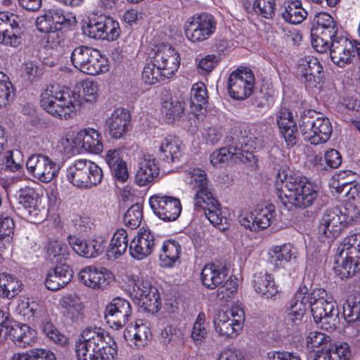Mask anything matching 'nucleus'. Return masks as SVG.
I'll return each mask as SVG.
<instances>
[{
	"label": "nucleus",
	"mask_w": 360,
	"mask_h": 360,
	"mask_svg": "<svg viewBox=\"0 0 360 360\" xmlns=\"http://www.w3.org/2000/svg\"><path fill=\"white\" fill-rule=\"evenodd\" d=\"M276 184L278 198L288 210L311 206L318 195L311 183L290 170H280Z\"/></svg>",
	"instance_id": "obj_1"
},
{
	"label": "nucleus",
	"mask_w": 360,
	"mask_h": 360,
	"mask_svg": "<svg viewBox=\"0 0 360 360\" xmlns=\"http://www.w3.org/2000/svg\"><path fill=\"white\" fill-rule=\"evenodd\" d=\"M77 360H114L117 345L114 339L101 327H86L75 343Z\"/></svg>",
	"instance_id": "obj_2"
},
{
	"label": "nucleus",
	"mask_w": 360,
	"mask_h": 360,
	"mask_svg": "<svg viewBox=\"0 0 360 360\" xmlns=\"http://www.w3.org/2000/svg\"><path fill=\"white\" fill-rule=\"evenodd\" d=\"M184 181L195 190V210L203 211L207 219L214 226L226 223V217L221 205L207 186L205 172L200 168H190L186 173Z\"/></svg>",
	"instance_id": "obj_3"
},
{
	"label": "nucleus",
	"mask_w": 360,
	"mask_h": 360,
	"mask_svg": "<svg viewBox=\"0 0 360 360\" xmlns=\"http://www.w3.org/2000/svg\"><path fill=\"white\" fill-rule=\"evenodd\" d=\"M40 104L49 115L60 120L72 119L81 105L75 91L58 84H50L41 93Z\"/></svg>",
	"instance_id": "obj_4"
},
{
	"label": "nucleus",
	"mask_w": 360,
	"mask_h": 360,
	"mask_svg": "<svg viewBox=\"0 0 360 360\" xmlns=\"http://www.w3.org/2000/svg\"><path fill=\"white\" fill-rule=\"evenodd\" d=\"M77 23L75 15L59 7H53L44 11L36 19V27L41 32L46 34V46L57 49L64 44L63 30H69Z\"/></svg>",
	"instance_id": "obj_5"
},
{
	"label": "nucleus",
	"mask_w": 360,
	"mask_h": 360,
	"mask_svg": "<svg viewBox=\"0 0 360 360\" xmlns=\"http://www.w3.org/2000/svg\"><path fill=\"white\" fill-rule=\"evenodd\" d=\"M359 215V210L350 202L327 210L318 227L317 238L320 244L317 245L315 251L324 244L330 243L339 235L342 228L358 218Z\"/></svg>",
	"instance_id": "obj_6"
},
{
	"label": "nucleus",
	"mask_w": 360,
	"mask_h": 360,
	"mask_svg": "<svg viewBox=\"0 0 360 360\" xmlns=\"http://www.w3.org/2000/svg\"><path fill=\"white\" fill-rule=\"evenodd\" d=\"M248 126L241 127L239 134L228 136L226 139V146L214 151L210 157V162L214 167H221L229 160L235 162H243V159L249 160L252 153L253 137L248 136Z\"/></svg>",
	"instance_id": "obj_7"
},
{
	"label": "nucleus",
	"mask_w": 360,
	"mask_h": 360,
	"mask_svg": "<svg viewBox=\"0 0 360 360\" xmlns=\"http://www.w3.org/2000/svg\"><path fill=\"white\" fill-rule=\"evenodd\" d=\"M310 309L314 321L325 330L330 331L339 323V311L336 302L327 297L326 291L316 288L311 292Z\"/></svg>",
	"instance_id": "obj_8"
},
{
	"label": "nucleus",
	"mask_w": 360,
	"mask_h": 360,
	"mask_svg": "<svg viewBox=\"0 0 360 360\" xmlns=\"http://www.w3.org/2000/svg\"><path fill=\"white\" fill-rule=\"evenodd\" d=\"M66 177L75 187L89 190L101 183L103 172L96 162L90 160L78 159L68 167Z\"/></svg>",
	"instance_id": "obj_9"
},
{
	"label": "nucleus",
	"mask_w": 360,
	"mask_h": 360,
	"mask_svg": "<svg viewBox=\"0 0 360 360\" xmlns=\"http://www.w3.org/2000/svg\"><path fill=\"white\" fill-rule=\"evenodd\" d=\"M335 260L334 270L342 279L360 271V233L351 235L345 239Z\"/></svg>",
	"instance_id": "obj_10"
},
{
	"label": "nucleus",
	"mask_w": 360,
	"mask_h": 360,
	"mask_svg": "<svg viewBox=\"0 0 360 360\" xmlns=\"http://www.w3.org/2000/svg\"><path fill=\"white\" fill-rule=\"evenodd\" d=\"M70 60L77 70L89 75L103 74L109 70L108 58L100 51L90 46H79L75 48Z\"/></svg>",
	"instance_id": "obj_11"
},
{
	"label": "nucleus",
	"mask_w": 360,
	"mask_h": 360,
	"mask_svg": "<svg viewBox=\"0 0 360 360\" xmlns=\"http://www.w3.org/2000/svg\"><path fill=\"white\" fill-rule=\"evenodd\" d=\"M129 281V294L136 304L146 311L157 312L160 305L158 289L142 274L131 275Z\"/></svg>",
	"instance_id": "obj_12"
},
{
	"label": "nucleus",
	"mask_w": 360,
	"mask_h": 360,
	"mask_svg": "<svg viewBox=\"0 0 360 360\" xmlns=\"http://www.w3.org/2000/svg\"><path fill=\"white\" fill-rule=\"evenodd\" d=\"M311 44L319 53H324L329 49V42L339 34L338 25L333 18L326 12L316 14L311 30Z\"/></svg>",
	"instance_id": "obj_13"
},
{
	"label": "nucleus",
	"mask_w": 360,
	"mask_h": 360,
	"mask_svg": "<svg viewBox=\"0 0 360 360\" xmlns=\"http://www.w3.org/2000/svg\"><path fill=\"white\" fill-rule=\"evenodd\" d=\"M245 319L243 309L238 305L230 309L218 310L213 323L216 333L224 339L236 338L243 328Z\"/></svg>",
	"instance_id": "obj_14"
},
{
	"label": "nucleus",
	"mask_w": 360,
	"mask_h": 360,
	"mask_svg": "<svg viewBox=\"0 0 360 360\" xmlns=\"http://www.w3.org/2000/svg\"><path fill=\"white\" fill-rule=\"evenodd\" d=\"M217 22L211 14L202 13L188 18L184 23L186 39L192 43H199L210 38L215 32Z\"/></svg>",
	"instance_id": "obj_15"
},
{
	"label": "nucleus",
	"mask_w": 360,
	"mask_h": 360,
	"mask_svg": "<svg viewBox=\"0 0 360 360\" xmlns=\"http://www.w3.org/2000/svg\"><path fill=\"white\" fill-rule=\"evenodd\" d=\"M312 112L308 111L309 115ZM300 128L304 139L314 145L326 143L330 139L333 131L328 117H319L314 119L311 115H307L302 116Z\"/></svg>",
	"instance_id": "obj_16"
},
{
	"label": "nucleus",
	"mask_w": 360,
	"mask_h": 360,
	"mask_svg": "<svg viewBox=\"0 0 360 360\" xmlns=\"http://www.w3.org/2000/svg\"><path fill=\"white\" fill-rule=\"evenodd\" d=\"M149 61L153 62L164 77H172L178 70L181 57L179 52L168 44L157 45L149 53Z\"/></svg>",
	"instance_id": "obj_17"
},
{
	"label": "nucleus",
	"mask_w": 360,
	"mask_h": 360,
	"mask_svg": "<svg viewBox=\"0 0 360 360\" xmlns=\"http://www.w3.org/2000/svg\"><path fill=\"white\" fill-rule=\"evenodd\" d=\"M255 85V77L248 68H238L229 75L227 88L230 96L236 100H244L249 97Z\"/></svg>",
	"instance_id": "obj_18"
},
{
	"label": "nucleus",
	"mask_w": 360,
	"mask_h": 360,
	"mask_svg": "<svg viewBox=\"0 0 360 360\" xmlns=\"http://www.w3.org/2000/svg\"><path fill=\"white\" fill-rule=\"evenodd\" d=\"M148 202L153 213L164 221L176 220L181 212L179 199L172 196L155 194L150 197Z\"/></svg>",
	"instance_id": "obj_19"
},
{
	"label": "nucleus",
	"mask_w": 360,
	"mask_h": 360,
	"mask_svg": "<svg viewBox=\"0 0 360 360\" xmlns=\"http://www.w3.org/2000/svg\"><path fill=\"white\" fill-rule=\"evenodd\" d=\"M274 205H268L256 210L255 212L241 211L238 218L241 226L251 231H258L268 228L276 218Z\"/></svg>",
	"instance_id": "obj_20"
},
{
	"label": "nucleus",
	"mask_w": 360,
	"mask_h": 360,
	"mask_svg": "<svg viewBox=\"0 0 360 360\" xmlns=\"http://www.w3.org/2000/svg\"><path fill=\"white\" fill-rule=\"evenodd\" d=\"M28 172L43 183L51 181L58 174L60 167L46 155L34 154L26 162Z\"/></svg>",
	"instance_id": "obj_21"
},
{
	"label": "nucleus",
	"mask_w": 360,
	"mask_h": 360,
	"mask_svg": "<svg viewBox=\"0 0 360 360\" xmlns=\"http://www.w3.org/2000/svg\"><path fill=\"white\" fill-rule=\"evenodd\" d=\"M274 119L287 147H294L297 143L298 138L297 122L292 110L285 107H281L275 112Z\"/></svg>",
	"instance_id": "obj_22"
},
{
	"label": "nucleus",
	"mask_w": 360,
	"mask_h": 360,
	"mask_svg": "<svg viewBox=\"0 0 360 360\" xmlns=\"http://www.w3.org/2000/svg\"><path fill=\"white\" fill-rule=\"evenodd\" d=\"M328 50L333 63L341 68L349 64L355 56L354 41L340 34L330 41Z\"/></svg>",
	"instance_id": "obj_23"
},
{
	"label": "nucleus",
	"mask_w": 360,
	"mask_h": 360,
	"mask_svg": "<svg viewBox=\"0 0 360 360\" xmlns=\"http://www.w3.org/2000/svg\"><path fill=\"white\" fill-rule=\"evenodd\" d=\"M297 74L306 88L316 87L321 82L323 68L319 60L311 56L301 58L297 65Z\"/></svg>",
	"instance_id": "obj_24"
},
{
	"label": "nucleus",
	"mask_w": 360,
	"mask_h": 360,
	"mask_svg": "<svg viewBox=\"0 0 360 360\" xmlns=\"http://www.w3.org/2000/svg\"><path fill=\"white\" fill-rule=\"evenodd\" d=\"M131 314L130 303L120 297L112 299L106 306L105 318L111 327L116 330L122 328L127 323Z\"/></svg>",
	"instance_id": "obj_25"
},
{
	"label": "nucleus",
	"mask_w": 360,
	"mask_h": 360,
	"mask_svg": "<svg viewBox=\"0 0 360 360\" xmlns=\"http://www.w3.org/2000/svg\"><path fill=\"white\" fill-rule=\"evenodd\" d=\"M68 243L72 250L78 255L86 258H94L103 252L106 240L103 236H96L85 240L75 236H70Z\"/></svg>",
	"instance_id": "obj_26"
},
{
	"label": "nucleus",
	"mask_w": 360,
	"mask_h": 360,
	"mask_svg": "<svg viewBox=\"0 0 360 360\" xmlns=\"http://www.w3.org/2000/svg\"><path fill=\"white\" fill-rule=\"evenodd\" d=\"M155 245V236L152 231L148 229L141 228L129 243L130 255L137 260L143 259L152 253Z\"/></svg>",
	"instance_id": "obj_27"
},
{
	"label": "nucleus",
	"mask_w": 360,
	"mask_h": 360,
	"mask_svg": "<svg viewBox=\"0 0 360 360\" xmlns=\"http://www.w3.org/2000/svg\"><path fill=\"white\" fill-rule=\"evenodd\" d=\"M342 309L343 316L347 322L345 333L350 338L360 335V295L349 296Z\"/></svg>",
	"instance_id": "obj_28"
},
{
	"label": "nucleus",
	"mask_w": 360,
	"mask_h": 360,
	"mask_svg": "<svg viewBox=\"0 0 360 360\" xmlns=\"http://www.w3.org/2000/svg\"><path fill=\"white\" fill-rule=\"evenodd\" d=\"M110 276L111 274L105 268L90 265L80 270L78 278L86 286L97 290L103 289L108 285Z\"/></svg>",
	"instance_id": "obj_29"
},
{
	"label": "nucleus",
	"mask_w": 360,
	"mask_h": 360,
	"mask_svg": "<svg viewBox=\"0 0 360 360\" xmlns=\"http://www.w3.org/2000/svg\"><path fill=\"white\" fill-rule=\"evenodd\" d=\"M311 292L305 286H300L287 307V319L295 323L302 319L307 309L310 308Z\"/></svg>",
	"instance_id": "obj_30"
},
{
	"label": "nucleus",
	"mask_w": 360,
	"mask_h": 360,
	"mask_svg": "<svg viewBox=\"0 0 360 360\" xmlns=\"http://www.w3.org/2000/svg\"><path fill=\"white\" fill-rule=\"evenodd\" d=\"M131 121L129 112L123 108H117L106 120L105 124L111 138L120 139L128 131Z\"/></svg>",
	"instance_id": "obj_31"
},
{
	"label": "nucleus",
	"mask_w": 360,
	"mask_h": 360,
	"mask_svg": "<svg viewBox=\"0 0 360 360\" xmlns=\"http://www.w3.org/2000/svg\"><path fill=\"white\" fill-rule=\"evenodd\" d=\"M158 158L167 163H177L183 155L181 143L179 138L174 135H168L163 138L158 145Z\"/></svg>",
	"instance_id": "obj_32"
},
{
	"label": "nucleus",
	"mask_w": 360,
	"mask_h": 360,
	"mask_svg": "<svg viewBox=\"0 0 360 360\" xmlns=\"http://www.w3.org/2000/svg\"><path fill=\"white\" fill-rule=\"evenodd\" d=\"M160 174L158 162L150 155L144 156L139 162L135 175V182L139 186H148L153 184Z\"/></svg>",
	"instance_id": "obj_33"
},
{
	"label": "nucleus",
	"mask_w": 360,
	"mask_h": 360,
	"mask_svg": "<svg viewBox=\"0 0 360 360\" xmlns=\"http://www.w3.org/2000/svg\"><path fill=\"white\" fill-rule=\"evenodd\" d=\"M228 268L219 263H209L202 268L200 278L202 285L208 289H214L228 277Z\"/></svg>",
	"instance_id": "obj_34"
},
{
	"label": "nucleus",
	"mask_w": 360,
	"mask_h": 360,
	"mask_svg": "<svg viewBox=\"0 0 360 360\" xmlns=\"http://www.w3.org/2000/svg\"><path fill=\"white\" fill-rule=\"evenodd\" d=\"M63 316L72 323H79L84 317V306L80 297L75 293L64 295L60 300Z\"/></svg>",
	"instance_id": "obj_35"
},
{
	"label": "nucleus",
	"mask_w": 360,
	"mask_h": 360,
	"mask_svg": "<svg viewBox=\"0 0 360 360\" xmlns=\"http://www.w3.org/2000/svg\"><path fill=\"white\" fill-rule=\"evenodd\" d=\"M78 149L86 152L98 154L103 148L102 136L94 129L89 128L77 132L75 138Z\"/></svg>",
	"instance_id": "obj_36"
},
{
	"label": "nucleus",
	"mask_w": 360,
	"mask_h": 360,
	"mask_svg": "<svg viewBox=\"0 0 360 360\" xmlns=\"http://www.w3.org/2000/svg\"><path fill=\"white\" fill-rule=\"evenodd\" d=\"M5 335L18 347H25L30 346L34 342L36 332L27 324L12 321L10 327L7 328Z\"/></svg>",
	"instance_id": "obj_37"
},
{
	"label": "nucleus",
	"mask_w": 360,
	"mask_h": 360,
	"mask_svg": "<svg viewBox=\"0 0 360 360\" xmlns=\"http://www.w3.org/2000/svg\"><path fill=\"white\" fill-rule=\"evenodd\" d=\"M38 193L31 187L22 188L18 191V202L27 212L28 220L36 222L41 220L40 210L38 207Z\"/></svg>",
	"instance_id": "obj_38"
},
{
	"label": "nucleus",
	"mask_w": 360,
	"mask_h": 360,
	"mask_svg": "<svg viewBox=\"0 0 360 360\" xmlns=\"http://www.w3.org/2000/svg\"><path fill=\"white\" fill-rule=\"evenodd\" d=\"M73 276L70 266L61 264L53 269H50L45 280L46 287L52 291L58 290L68 284Z\"/></svg>",
	"instance_id": "obj_39"
},
{
	"label": "nucleus",
	"mask_w": 360,
	"mask_h": 360,
	"mask_svg": "<svg viewBox=\"0 0 360 360\" xmlns=\"http://www.w3.org/2000/svg\"><path fill=\"white\" fill-rule=\"evenodd\" d=\"M181 253L180 243L174 239L166 240L159 252V261L160 266L165 268H172L179 263V258Z\"/></svg>",
	"instance_id": "obj_40"
},
{
	"label": "nucleus",
	"mask_w": 360,
	"mask_h": 360,
	"mask_svg": "<svg viewBox=\"0 0 360 360\" xmlns=\"http://www.w3.org/2000/svg\"><path fill=\"white\" fill-rule=\"evenodd\" d=\"M252 282L255 290L263 298H272L278 292L274 277L266 271L255 274Z\"/></svg>",
	"instance_id": "obj_41"
},
{
	"label": "nucleus",
	"mask_w": 360,
	"mask_h": 360,
	"mask_svg": "<svg viewBox=\"0 0 360 360\" xmlns=\"http://www.w3.org/2000/svg\"><path fill=\"white\" fill-rule=\"evenodd\" d=\"M124 336L125 339L131 340L138 349L147 345L152 338V332L147 323H136L134 326L127 327Z\"/></svg>",
	"instance_id": "obj_42"
},
{
	"label": "nucleus",
	"mask_w": 360,
	"mask_h": 360,
	"mask_svg": "<svg viewBox=\"0 0 360 360\" xmlns=\"http://www.w3.org/2000/svg\"><path fill=\"white\" fill-rule=\"evenodd\" d=\"M129 246L128 233L124 229H118L113 233L107 251L110 259H117L122 255Z\"/></svg>",
	"instance_id": "obj_43"
},
{
	"label": "nucleus",
	"mask_w": 360,
	"mask_h": 360,
	"mask_svg": "<svg viewBox=\"0 0 360 360\" xmlns=\"http://www.w3.org/2000/svg\"><path fill=\"white\" fill-rule=\"evenodd\" d=\"M269 255V262L276 268L283 267L292 258L295 257L294 248L290 243L273 247L270 249Z\"/></svg>",
	"instance_id": "obj_44"
},
{
	"label": "nucleus",
	"mask_w": 360,
	"mask_h": 360,
	"mask_svg": "<svg viewBox=\"0 0 360 360\" xmlns=\"http://www.w3.org/2000/svg\"><path fill=\"white\" fill-rule=\"evenodd\" d=\"M15 23L10 22L7 28L0 31V44L11 47H18L22 42V32L19 27L20 18L17 15Z\"/></svg>",
	"instance_id": "obj_45"
},
{
	"label": "nucleus",
	"mask_w": 360,
	"mask_h": 360,
	"mask_svg": "<svg viewBox=\"0 0 360 360\" xmlns=\"http://www.w3.org/2000/svg\"><path fill=\"white\" fill-rule=\"evenodd\" d=\"M22 284L13 275L3 273L0 274V297L12 299L21 291Z\"/></svg>",
	"instance_id": "obj_46"
},
{
	"label": "nucleus",
	"mask_w": 360,
	"mask_h": 360,
	"mask_svg": "<svg viewBox=\"0 0 360 360\" xmlns=\"http://www.w3.org/2000/svg\"><path fill=\"white\" fill-rule=\"evenodd\" d=\"M350 350L349 345L345 343L335 345L328 350L317 352L314 360H349Z\"/></svg>",
	"instance_id": "obj_47"
},
{
	"label": "nucleus",
	"mask_w": 360,
	"mask_h": 360,
	"mask_svg": "<svg viewBox=\"0 0 360 360\" xmlns=\"http://www.w3.org/2000/svg\"><path fill=\"white\" fill-rule=\"evenodd\" d=\"M282 16L285 21L296 25L301 23L307 18V12L302 7L301 1L296 0L285 6Z\"/></svg>",
	"instance_id": "obj_48"
},
{
	"label": "nucleus",
	"mask_w": 360,
	"mask_h": 360,
	"mask_svg": "<svg viewBox=\"0 0 360 360\" xmlns=\"http://www.w3.org/2000/svg\"><path fill=\"white\" fill-rule=\"evenodd\" d=\"M48 257L56 262H65L69 256V248L68 245L60 240H49L46 245Z\"/></svg>",
	"instance_id": "obj_49"
},
{
	"label": "nucleus",
	"mask_w": 360,
	"mask_h": 360,
	"mask_svg": "<svg viewBox=\"0 0 360 360\" xmlns=\"http://www.w3.org/2000/svg\"><path fill=\"white\" fill-rule=\"evenodd\" d=\"M205 319V314L204 312H200L193 325L191 338L196 346L201 345L207 337Z\"/></svg>",
	"instance_id": "obj_50"
},
{
	"label": "nucleus",
	"mask_w": 360,
	"mask_h": 360,
	"mask_svg": "<svg viewBox=\"0 0 360 360\" xmlns=\"http://www.w3.org/2000/svg\"><path fill=\"white\" fill-rule=\"evenodd\" d=\"M15 311L25 320L30 321L39 315V304L28 297H23L18 300Z\"/></svg>",
	"instance_id": "obj_51"
},
{
	"label": "nucleus",
	"mask_w": 360,
	"mask_h": 360,
	"mask_svg": "<svg viewBox=\"0 0 360 360\" xmlns=\"http://www.w3.org/2000/svg\"><path fill=\"white\" fill-rule=\"evenodd\" d=\"M11 360H56L53 352L36 348L22 353H15Z\"/></svg>",
	"instance_id": "obj_52"
},
{
	"label": "nucleus",
	"mask_w": 360,
	"mask_h": 360,
	"mask_svg": "<svg viewBox=\"0 0 360 360\" xmlns=\"http://www.w3.org/2000/svg\"><path fill=\"white\" fill-rule=\"evenodd\" d=\"M153 64V62L149 61V57H148L142 72V80L148 85L155 84L167 78L164 77V74Z\"/></svg>",
	"instance_id": "obj_53"
},
{
	"label": "nucleus",
	"mask_w": 360,
	"mask_h": 360,
	"mask_svg": "<svg viewBox=\"0 0 360 360\" xmlns=\"http://www.w3.org/2000/svg\"><path fill=\"white\" fill-rule=\"evenodd\" d=\"M184 110V104L176 100H165L161 104V113L169 120L181 117Z\"/></svg>",
	"instance_id": "obj_54"
},
{
	"label": "nucleus",
	"mask_w": 360,
	"mask_h": 360,
	"mask_svg": "<svg viewBox=\"0 0 360 360\" xmlns=\"http://www.w3.org/2000/svg\"><path fill=\"white\" fill-rule=\"evenodd\" d=\"M103 15L98 18L89 20V21L83 26V33L89 38L95 39L103 40Z\"/></svg>",
	"instance_id": "obj_55"
},
{
	"label": "nucleus",
	"mask_w": 360,
	"mask_h": 360,
	"mask_svg": "<svg viewBox=\"0 0 360 360\" xmlns=\"http://www.w3.org/2000/svg\"><path fill=\"white\" fill-rule=\"evenodd\" d=\"M191 105L196 109L201 108L207 102V89L205 84L198 82L193 85L191 91Z\"/></svg>",
	"instance_id": "obj_56"
},
{
	"label": "nucleus",
	"mask_w": 360,
	"mask_h": 360,
	"mask_svg": "<svg viewBox=\"0 0 360 360\" xmlns=\"http://www.w3.org/2000/svg\"><path fill=\"white\" fill-rule=\"evenodd\" d=\"M143 217L142 206L139 204L131 205L124 215V224L131 229L139 226Z\"/></svg>",
	"instance_id": "obj_57"
},
{
	"label": "nucleus",
	"mask_w": 360,
	"mask_h": 360,
	"mask_svg": "<svg viewBox=\"0 0 360 360\" xmlns=\"http://www.w3.org/2000/svg\"><path fill=\"white\" fill-rule=\"evenodd\" d=\"M103 40L114 41L120 34V24L110 17L103 15Z\"/></svg>",
	"instance_id": "obj_58"
},
{
	"label": "nucleus",
	"mask_w": 360,
	"mask_h": 360,
	"mask_svg": "<svg viewBox=\"0 0 360 360\" xmlns=\"http://www.w3.org/2000/svg\"><path fill=\"white\" fill-rule=\"evenodd\" d=\"M14 227L15 224L12 218L6 214L1 215L0 238H1V241L4 242L7 245H8L12 240Z\"/></svg>",
	"instance_id": "obj_59"
},
{
	"label": "nucleus",
	"mask_w": 360,
	"mask_h": 360,
	"mask_svg": "<svg viewBox=\"0 0 360 360\" xmlns=\"http://www.w3.org/2000/svg\"><path fill=\"white\" fill-rule=\"evenodd\" d=\"M224 283L217 290V298L220 301L227 302L231 296L236 292L238 283L236 278H226Z\"/></svg>",
	"instance_id": "obj_60"
},
{
	"label": "nucleus",
	"mask_w": 360,
	"mask_h": 360,
	"mask_svg": "<svg viewBox=\"0 0 360 360\" xmlns=\"http://www.w3.org/2000/svg\"><path fill=\"white\" fill-rule=\"evenodd\" d=\"M253 8L262 17L271 19L276 10V1L275 0H255Z\"/></svg>",
	"instance_id": "obj_61"
},
{
	"label": "nucleus",
	"mask_w": 360,
	"mask_h": 360,
	"mask_svg": "<svg viewBox=\"0 0 360 360\" xmlns=\"http://www.w3.org/2000/svg\"><path fill=\"white\" fill-rule=\"evenodd\" d=\"M330 341V336L318 331L310 332L307 337V347L313 350L321 346H326Z\"/></svg>",
	"instance_id": "obj_62"
},
{
	"label": "nucleus",
	"mask_w": 360,
	"mask_h": 360,
	"mask_svg": "<svg viewBox=\"0 0 360 360\" xmlns=\"http://www.w3.org/2000/svg\"><path fill=\"white\" fill-rule=\"evenodd\" d=\"M21 70L23 75L31 82L37 80L42 73L38 63L32 60L25 61L22 65Z\"/></svg>",
	"instance_id": "obj_63"
},
{
	"label": "nucleus",
	"mask_w": 360,
	"mask_h": 360,
	"mask_svg": "<svg viewBox=\"0 0 360 360\" xmlns=\"http://www.w3.org/2000/svg\"><path fill=\"white\" fill-rule=\"evenodd\" d=\"M11 88L12 84L9 82L8 77L0 71V108L8 104Z\"/></svg>",
	"instance_id": "obj_64"
}]
</instances>
